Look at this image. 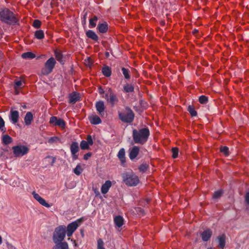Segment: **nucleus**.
Masks as SVG:
<instances>
[{"instance_id": "f257e3e1", "label": "nucleus", "mask_w": 249, "mask_h": 249, "mask_svg": "<svg viewBox=\"0 0 249 249\" xmlns=\"http://www.w3.org/2000/svg\"><path fill=\"white\" fill-rule=\"evenodd\" d=\"M0 20L9 25H15L18 22L16 15L7 8L0 10Z\"/></svg>"}, {"instance_id": "f03ea898", "label": "nucleus", "mask_w": 249, "mask_h": 249, "mask_svg": "<svg viewBox=\"0 0 249 249\" xmlns=\"http://www.w3.org/2000/svg\"><path fill=\"white\" fill-rule=\"evenodd\" d=\"M132 134L135 143L142 145L147 141L150 133L148 128H143L139 130L134 129Z\"/></svg>"}, {"instance_id": "7ed1b4c3", "label": "nucleus", "mask_w": 249, "mask_h": 249, "mask_svg": "<svg viewBox=\"0 0 249 249\" xmlns=\"http://www.w3.org/2000/svg\"><path fill=\"white\" fill-rule=\"evenodd\" d=\"M122 177L123 181L127 186H136L139 182L138 176L132 172L124 173L122 175Z\"/></svg>"}, {"instance_id": "20e7f679", "label": "nucleus", "mask_w": 249, "mask_h": 249, "mask_svg": "<svg viewBox=\"0 0 249 249\" xmlns=\"http://www.w3.org/2000/svg\"><path fill=\"white\" fill-rule=\"evenodd\" d=\"M119 119L123 122L130 123L134 118L133 111L129 107H126L123 112H119Z\"/></svg>"}, {"instance_id": "39448f33", "label": "nucleus", "mask_w": 249, "mask_h": 249, "mask_svg": "<svg viewBox=\"0 0 249 249\" xmlns=\"http://www.w3.org/2000/svg\"><path fill=\"white\" fill-rule=\"evenodd\" d=\"M66 235V227L60 226L55 228L53 236L54 243L62 242Z\"/></svg>"}, {"instance_id": "423d86ee", "label": "nucleus", "mask_w": 249, "mask_h": 249, "mask_svg": "<svg viewBox=\"0 0 249 249\" xmlns=\"http://www.w3.org/2000/svg\"><path fill=\"white\" fill-rule=\"evenodd\" d=\"M56 61L53 57L50 58L45 63L44 68L41 70V73L44 75L50 74L53 69Z\"/></svg>"}, {"instance_id": "0eeeda50", "label": "nucleus", "mask_w": 249, "mask_h": 249, "mask_svg": "<svg viewBox=\"0 0 249 249\" xmlns=\"http://www.w3.org/2000/svg\"><path fill=\"white\" fill-rule=\"evenodd\" d=\"M83 221V218H80L73 222L71 223L68 225L67 228V234L68 237H71L72 236L73 233L81 225Z\"/></svg>"}, {"instance_id": "6e6552de", "label": "nucleus", "mask_w": 249, "mask_h": 249, "mask_svg": "<svg viewBox=\"0 0 249 249\" xmlns=\"http://www.w3.org/2000/svg\"><path fill=\"white\" fill-rule=\"evenodd\" d=\"M12 149L14 155L16 157L23 156L29 151V149L24 145L15 146L12 147Z\"/></svg>"}, {"instance_id": "1a4fd4ad", "label": "nucleus", "mask_w": 249, "mask_h": 249, "mask_svg": "<svg viewBox=\"0 0 249 249\" xmlns=\"http://www.w3.org/2000/svg\"><path fill=\"white\" fill-rule=\"evenodd\" d=\"M105 98L107 101L109 103L112 107L118 102V99L116 95L113 92L111 89H109L108 92L106 94Z\"/></svg>"}, {"instance_id": "9d476101", "label": "nucleus", "mask_w": 249, "mask_h": 249, "mask_svg": "<svg viewBox=\"0 0 249 249\" xmlns=\"http://www.w3.org/2000/svg\"><path fill=\"white\" fill-rule=\"evenodd\" d=\"M50 123L55 126H58L61 129L65 128L66 123L65 121L60 118H58L55 116H52L50 119Z\"/></svg>"}, {"instance_id": "9b49d317", "label": "nucleus", "mask_w": 249, "mask_h": 249, "mask_svg": "<svg viewBox=\"0 0 249 249\" xmlns=\"http://www.w3.org/2000/svg\"><path fill=\"white\" fill-rule=\"evenodd\" d=\"M19 115L18 111L13 110V108L11 107L9 118L12 123L15 124L18 123L19 120Z\"/></svg>"}, {"instance_id": "f8f14e48", "label": "nucleus", "mask_w": 249, "mask_h": 249, "mask_svg": "<svg viewBox=\"0 0 249 249\" xmlns=\"http://www.w3.org/2000/svg\"><path fill=\"white\" fill-rule=\"evenodd\" d=\"M79 151L78 143L77 142H72L71 145V151L72 155V159L76 160L78 159V155L76 153Z\"/></svg>"}, {"instance_id": "ddd939ff", "label": "nucleus", "mask_w": 249, "mask_h": 249, "mask_svg": "<svg viewBox=\"0 0 249 249\" xmlns=\"http://www.w3.org/2000/svg\"><path fill=\"white\" fill-rule=\"evenodd\" d=\"M34 198L41 205L43 206H45L47 208L50 207V205L48 204L46 201L42 198L38 194L36 193L35 192H33L32 193Z\"/></svg>"}, {"instance_id": "4468645a", "label": "nucleus", "mask_w": 249, "mask_h": 249, "mask_svg": "<svg viewBox=\"0 0 249 249\" xmlns=\"http://www.w3.org/2000/svg\"><path fill=\"white\" fill-rule=\"evenodd\" d=\"M96 108L97 109V111H98V113L101 116H103L104 115V111H105V105L103 101H99L97 102L96 103L95 105Z\"/></svg>"}, {"instance_id": "2eb2a0df", "label": "nucleus", "mask_w": 249, "mask_h": 249, "mask_svg": "<svg viewBox=\"0 0 249 249\" xmlns=\"http://www.w3.org/2000/svg\"><path fill=\"white\" fill-rule=\"evenodd\" d=\"M140 152V148L139 147L137 146H134L132 147V148L130 150L129 157L131 160H133L135 159L138 155L139 154Z\"/></svg>"}, {"instance_id": "dca6fc26", "label": "nucleus", "mask_w": 249, "mask_h": 249, "mask_svg": "<svg viewBox=\"0 0 249 249\" xmlns=\"http://www.w3.org/2000/svg\"><path fill=\"white\" fill-rule=\"evenodd\" d=\"M55 246L53 249H69L68 244L66 242H60L54 243Z\"/></svg>"}, {"instance_id": "f3484780", "label": "nucleus", "mask_w": 249, "mask_h": 249, "mask_svg": "<svg viewBox=\"0 0 249 249\" xmlns=\"http://www.w3.org/2000/svg\"><path fill=\"white\" fill-rule=\"evenodd\" d=\"M212 235V231L210 229L204 231L201 233L202 239L204 241H208Z\"/></svg>"}, {"instance_id": "a211bd4d", "label": "nucleus", "mask_w": 249, "mask_h": 249, "mask_svg": "<svg viewBox=\"0 0 249 249\" xmlns=\"http://www.w3.org/2000/svg\"><path fill=\"white\" fill-rule=\"evenodd\" d=\"M112 185L111 182L110 180H107L105 183L102 185L101 187V192L103 194H106L108 191L109 188Z\"/></svg>"}, {"instance_id": "6ab92c4d", "label": "nucleus", "mask_w": 249, "mask_h": 249, "mask_svg": "<svg viewBox=\"0 0 249 249\" xmlns=\"http://www.w3.org/2000/svg\"><path fill=\"white\" fill-rule=\"evenodd\" d=\"M80 100L79 94L77 92L72 93L69 97V103L74 104Z\"/></svg>"}, {"instance_id": "aec40b11", "label": "nucleus", "mask_w": 249, "mask_h": 249, "mask_svg": "<svg viewBox=\"0 0 249 249\" xmlns=\"http://www.w3.org/2000/svg\"><path fill=\"white\" fill-rule=\"evenodd\" d=\"M125 152L124 148H121L118 153V157L120 160L122 164H124L125 162Z\"/></svg>"}, {"instance_id": "412c9836", "label": "nucleus", "mask_w": 249, "mask_h": 249, "mask_svg": "<svg viewBox=\"0 0 249 249\" xmlns=\"http://www.w3.org/2000/svg\"><path fill=\"white\" fill-rule=\"evenodd\" d=\"M33 120V115L32 112H28L24 117V122L26 125H29L31 124Z\"/></svg>"}, {"instance_id": "4be33fe9", "label": "nucleus", "mask_w": 249, "mask_h": 249, "mask_svg": "<svg viewBox=\"0 0 249 249\" xmlns=\"http://www.w3.org/2000/svg\"><path fill=\"white\" fill-rule=\"evenodd\" d=\"M86 36L94 40L97 41L98 40V36L92 30H89L86 32Z\"/></svg>"}, {"instance_id": "5701e85b", "label": "nucleus", "mask_w": 249, "mask_h": 249, "mask_svg": "<svg viewBox=\"0 0 249 249\" xmlns=\"http://www.w3.org/2000/svg\"><path fill=\"white\" fill-rule=\"evenodd\" d=\"M98 29L100 33H105L108 30V26L107 23L99 24L98 25Z\"/></svg>"}, {"instance_id": "b1692460", "label": "nucleus", "mask_w": 249, "mask_h": 249, "mask_svg": "<svg viewBox=\"0 0 249 249\" xmlns=\"http://www.w3.org/2000/svg\"><path fill=\"white\" fill-rule=\"evenodd\" d=\"M90 122L92 124H98L101 123L102 121L99 117L97 115H93L89 118Z\"/></svg>"}, {"instance_id": "393cba45", "label": "nucleus", "mask_w": 249, "mask_h": 249, "mask_svg": "<svg viewBox=\"0 0 249 249\" xmlns=\"http://www.w3.org/2000/svg\"><path fill=\"white\" fill-rule=\"evenodd\" d=\"M225 238L226 236L224 234L217 237L219 243V247L221 249H224L225 246Z\"/></svg>"}, {"instance_id": "a878e982", "label": "nucleus", "mask_w": 249, "mask_h": 249, "mask_svg": "<svg viewBox=\"0 0 249 249\" xmlns=\"http://www.w3.org/2000/svg\"><path fill=\"white\" fill-rule=\"evenodd\" d=\"M114 223L117 227H121L124 224V219L120 215L117 216L114 218Z\"/></svg>"}, {"instance_id": "bb28decb", "label": "nucleus", "mask_w": 249, "mask_h": 249, "mask_svg": "<svg viewBox=\"0 0 249 249\" xmlns=\"http://www.w3.org/2000/svg\"><path fill=\"white\" fill-rule=\"evenodd\" d=\"M102 71L103 75L106 77H109L111 74V69L108 66H104L102 68Z\"/></svg>"}, {"instance_id": "cd10ccee", "label": "nucleus", "mask_w": 249, "mask_h": 249, "mask_svg": "<svg viewBox=\"0 0 249 249\" xmlns=\"http://www.w3.org/2000/svg\"><path fill=\"white\" fill-rule=\"evenodd\" d=\"M12 138L8 135H5L2 138V142L5 144L7 145L12 142Z\"/></svg>"}, {"instance_id": "c85d7f7f", "label": "nucleus", "mask_w": 249, "mask_h": 249, "mask_svg": "<svg viewBox=\"0 0 249 249\" xmlns=\"http://www.w3.org/2000/svg\"><path fill=\"white\" fill-rule=\"evenodd\" d=\"M36 57L35 54L32 52H27L22 54V57L25 59H33Z\"/></svg>"}, {"instance_id": "c756f323", "label": "nucleus", "mask_w": 249, "mask_h": 249, "mask_svg": "<svg viewBox=\"0 0 249 249\" xmlns=\"http://www.w3.org/2000/svg\"><path fill=\"white\" fill-rule=\"evenodd\" d=\"M35 36L38 39H42L44 37V32L41 30H37L35 32Z\"/></svg>"}, {"instance_id": "7c9ffc66", "label": "nucleus", "mask_w": 249, "mask_h": 249, "mask_svg": "<svg viewBox=\"0 0 249 249\" xmlns=\"http://www.w3.org/2000/svg\"><path fill=\"white\" fill-rule=\"evenodd\" d=\"M98 20L97 17L94 16L92 18L89 19V27L90 28L95 27L96 25V21Z\"/></svg>"}, {"instance_id": "2f4dec72", "label": "nucleus", "mask_w": 249, "mask_h": 249, "mask_svg": "<svg viewBox=\"0 0 249 249\" xmlns=\"http://www.w3.org/2000/svg\"><path fill=\"white\" fill-rule=\"evenodd\" d=\"M124 90L125 92H131L134 91V87L132 85L127 84L124 85Z\"/></svg>"}, {"instance_id": "473e14b6", "label": "nucleus", "mask_w": 249, "mask_h": 249, "mask_svg": "<svg viewBox=\"0 0 249 249\" xmlns=\"http://www.w3.org/2000/svg\"><path fill=\"white\" fill-rule=\"evenodd\" d=\"M223 193V192L222 190L215 191L213 194V198L216 199L220 198L222 196Z\"/></svg>"}, {"instance_id": "72a5a7b5", "label": "nucleus", "mask_w": 249, "mask_h": 249, "mask_svg": "<svg viewBox=\"0 0 249 249\" xmlns=\"http://www.w3.org/2000/svg\"><path fill=\"white\" fill-rule=\"evenodd\" d=\"M122 71L123 72V75L124 76V78L126 79H129L130 78L129 70L127 69H125V68H123L122 69Z\"/></svg>"}, {"instance_id": "f704fd0d", "label": "nucleus", "mask_w": 249, "mask_h": 249, "mask_svg": "<svg viewBox=\"0 0 249 249\" xmlns=\"http://www.w3.org/2000/svg\"><path fill=\"white\" fill-rule=\"evenodd\" d=\"M80 147L82 149H89V144L86 141L83 140L80 143Z\"/></svg>"}, {"instance_id": "c9c22d12", "label": "nucleus", "mask_w": 249, "mask_h": 249, "mask_svg": "<svg viewBox=\"0 0 249 249\" xmlns=\"http://www.w3.org/2000/svg\"><path fill=\"white\" fill-rule=\"evenodd\" d=\"M82 168L80 165H77L74 169L73 172L76 175H80L82 172Z\"/></svg>"}, {"instance_id": "e433bc0d", "label": "nucleus", "mask_w": 249, "mask_h": 249, "mask_svg": "<svg viewBox=\"0 0 249 249\" xmlns=\"http://www.w3.org/2000/svg\"><path fill=\"white\" fill-rule=\"evenodd\" d=\"M188 111L189 112L192 116H196L197 115L196 111L194 107L191 106H189L188 107Z\"/></svg>"}, {"instance_id": "4c0bfd02", "label": "nucleus", "mask_w": 249, "mask_h": 249, "mask_svg": "<svg viewBox=\"0 0 249 249\" xmlns=\"http://www.w3.org/2000/svg\"><path fill=\"white\" fill-rule=\"evenodd\" d=\"M178 149L177 147H173L171 151L172 153V157L173 158L175 159L178 157Z\"/></svg>"}, {"instance_id": "58836bf2", "label": "nucleus", "mask_w": 249, "mask_h": 249, "mask_svg": "<svg viewBox=\"0 0 249 249\" xmlns=\"http://www.w3.org/2000/svg\"><path fill=\"white\" fill-rule=\"evenodd\" d=\"M97 249H106L104 247V243L102 239H99L97 240Z\"/></svg>"}, {"instance_id": "ea45409f", "label": "nucleus", "mask_w": 249, "mask_h": 249, "mask_svg": "<svg viewBox=\"0 0 249 249\" xmlns=\"http://www.w3.org/2000/svg\"><path fill=\"white\" fill-rule=\"evenodd\" d=\"M199 102L202 104H206L208 101V98L205 95L200 96L199 98Z\"/></svg>"}, {"instance_id": "a19ab883", "label": "nucleus", "mask_w": 249, "mask_h": 249, "mask_svg": "<svg viewBox=\"0 0 249 249\" xmlns=\"http://www.w3.org/2000/svg\"><path fill=\"white\" fill-rule=\"evenodd\" d=\"M220 151L223 153L226 156L229 155V148L227 146H222L220 147Z\"/></svg>"}, {"instance_id": "79ce46f5", "label": "nucleus", "mask_w": 249, "mask_h": 249, "mask_svg": "<svg viewBox=\"0 0 249 249\" xmlns=\"http://www.w3.org/2000/svg\"><path fill=\"white\" fill-rule=\"evenodd\" d=\"M54 54L56 58V59L58 61H61L62 58V55L60 51H55L54 52Z\"/></svg>"}, {"instance_id": "37998d69", "label": "nucleus", "mask_w": 249, "mask_h": 249, "mask_svg": "<svg viewBox=\"0 0 249 249\" xmlns=\"http://www.w3.org/2000/svg\"><path fill=\"white\" fill-rule=\"evenodd\" d=\"M47 159H51V161H49L48 162H49V164L51 166H53L54 163L55 162V160H56L55 158L51 157L50 156H48L45 158V160H47Z\"/></svg>"}, {"instance_id": "c03bdc74", "label": "nucleus", "mask_w": 249, "mask_h": 249, "mask_svg": "<svg viewBox=\"0 0 249 249\" xmlns=\"http://www.w3.org/2000/svg\"><path fill=\"white\" fill-rule=\"evenodd\" d=\"M41 22L39 20L36 19L34 21L33 26L36 28H39L40 27Z\"/></svg>"}, {"instance_id": "a18cd8bd", "label": "nucleus", "mask_w": 249, "mask_h": 249, "mask_svg": "<svg viewBox=\"0 0 249 249\" xmlns=\"http://www.w3.org/2000/svg\"><path fill=\"white\" fill-rule=\"evenodd\" d=\"M22 85V82L21 80H15V88L17 89L20 88Z\"/></svg>"}, {"instance_id": "49530a36", "label": "nucleus", "mask_w": 249, "mask_h": 249, "mask_svg": "<svg viewBox=\"0 0 249 249\" xmlns=\"http://www.w3.org/2000/svg\"><path fill=\"white\" fill-rule=\"evenodd\" d=\"M148 166L146 164H142L139 167L140 171L144 172L146 171Z\"/></svg>"}, {"instance_id": "de8ad7c7", "label": "nucleus", "mask_w": 249, "mask_h": 249, "mask_svg": "<svg viewBox=\"0 0 249 249\" xmlns=\"http://www.w3.org/2000/svg\"><path fill=\"white\" fill-rule=\"evenodd\" d=\"M4 126V121L3 119L0 116V130L1 131H3L5 132V130H3V127Z\"/></svg>"}, {"instance_id": "09e8293b", "label": "nucleus", "mask_w": 249, "mask_h": 249, "mask_svg": "<svg viewBox=\"0 0 249 249\" xmlns=\"http://www.w3.org/2000/svg\"><path fill=\"white\" fill-rule=\"evenodd\" d=\"M58 139H59L57 137H51L48 140V142L50 143H53L54 142H56L57 140H58Z\"/></svg>"}, {"instance_id": "8fccbe9b", "label": "nucleus", "mask_w": 249, "mask_h": 249, "mask_svg": "<svg viewBox=\"0 0 249 249\" xmlns=\"http://www.w3.org/2000/svg\"><path fill=\"white\" fill-rule=\"evenodd\" d=\"M87 140V141H86V142H88V143L89 145H92L93 144V140H92V137L90 135L88 136Z\"/></svg>"}, {"instance_id": "3c124183", "label": "nucleus", "mask_w": 249, "mask_h": 249, "mask_svg": "<svg viewBox=\"0 0 249 249\" xmlns=\"http://www.w3.org/2000/svg\"><path fill=\"white\" fill-rule=\"evenodd\" d=\"M245 199L246 203L249 205V192L246 193L245 196Z\"/></svg>"}, {"instance_id": "603ef678", "label": "nucleus", "mask_w": 249, "mask_h": 249, "mask_svg": "<svg viewBox=\"0 0 249 249\" xmlns=\"http://www.w3.org/2000/svg\"><path fill=\"white\" fill-rule=\"evenodd\" d=\"M91 153H90V152L88 153L84 156V159L85 160H87L89 157H91Z\"/></svg>"}, {"instance_id": "864d4df0", "label": "nucleus", "mask_w": 249, "mask_h": 249, "mask_svg": "<svg viewBox=\"0 0 249 249\" xmlns=\"http://www.w3.org/2000/svg\"><path fill=\"white\" fill-rule=\"evenodd\" d=\"M104 91L103 89H102L101 88L99 89V92L100 93H104Z\"/></svg>"}, {"instance_id": "5fc2aeb1", "label": "nucleus", "mask_w": 249, "mask_h": 249, "mask_svg": "<svg viewBox=\"0 0 249 249\" xmlns=\"http://www.w3.org/2000/svg\"><path fill=\"white\" fill-rule=\"evenodd\" d=\"M16 89V91H15V92H16V94H18V90H17V89Z\"/></svg>"}, {"instance_id": "6e6d98bb", "label": "nucleus", "mask_w": 249, "mask_h": 249, "mask_svg": "<svg viewBox=\"0 0 249 249\" xmlns=\"http://www.w3.org/2000/svg\"><path fill=\"white\" fill-rule=\"evenodd\" d=\"M106 55L108 56L109 55V53L108 52L106 53Z\"/></svg>"}, {"instance_id": "4d7b16f0", "label": "nucleus", "mask_w": 249, "mask_h": 249, "mask_svg": "<svg viewBox=\"0 0 249 249\" xmlns=\"http://www.w3.org/2000/svg\"><path fill=\"white\" fill-rule=\"evenodd\" d=\"M194 33H196V30H195V31H194Z\"/></svg>"}, {"instance_id": "13d9d810", "label": "nucleus", "mask_w": 249, "mask_h": 249, "mask_svg": "<svg viewBox=\"0 0 249 249\" xmlns=\"http://www.w3.org/2000/svg\"><path fill=\"white\" fill-rule=\"evenodd\" d=\"M194 33H196V30H195V31H194Z\"/></svg>"}, {"instance_id": "bf43d9fd", "label": "nucleus", "mask_w": 249, "mask_h": 249, "mask_svg": "<svg viewBox=\"0 0 249 249\" xmlns=\"http://www.w3.org/2000/svg\"><path fill=\"white\" fill-rule=\"evenodd\" d=\"M194 33H196V30H195V31H194Z\"/></svg>"}]
</instances>
